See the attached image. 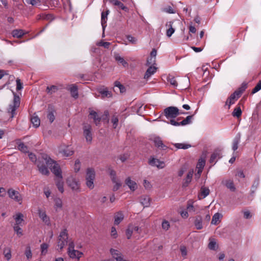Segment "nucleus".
<instances>
[{"mask_svg":"<svg viewBox=\"0 0 261 261\" xmlns=\"http://www.w3.org/2000/svg\"><path fill=\"white\" fill-rule=\"evenodd\" d=\"M81 168V163L79 160H77L75 162L74 169L75 172H78Z\"/></svg>","mask_w":261,"mask_h":261,"instance_id":"61","label":"nucleus"},{"mask_svg":"<svg viewBox=\"0 0 261 261\" xmlns=\"http://www.w3.org/2000/svg\"><path fill=\"white\" fill-rule=\"evenodd\" d=\"M110 13L109 10H107L105 12H102L101 14V23L102 27L103 29H105L106 25V23L107 20V17L108 14Z\"/></svg>","mask_w":261,"mask_h":261,"instance_id":"23","label":"nucleus"},{"mask_svg":"<svg viewBox=\"0 0 261 261\" xmlns=\"http://www.w3.org/2000/svg\"><path fill=\"white\" fill-rule=\"evenodd\" d=\"M170 227V224L169 221L166 220H164L162 223V227L165 230H167Z\"/></svg>","mask_w":261,"mask_h":261,"instance_id":"49","label":"nucleus"},{"mask_svg":"<svg viewBox=\"0 0 261 261\" xmlns=\"http://www.w3.org/2000/svg\"><path fill=\"white\" fill-rule=\"evenodd\" d=\"M12 34L14 37L20 38L24 34V33L22 30H14L12 31Z\"/></svg>","mask_w":261,"mask_h":261,"instance_id":"39","label":"nucleus"},{"mask_svg":"<svg viewBox=\"0 0 261 261\" xmlns=\"http://www.w3.org/2000/svg\"><path fill=\"white\" fill-rule=\"evenodd\" d=\"M74 245L73 242H70L69 243L68 248V255L71 258H77V259H79L83 255V253L81 251L74 249Z\"/></svg>","mask_w":261,"mask_h":261,"instance_id":"5","label":"nucleus"},{"mask_svg":"<svg viewBox=\"0 0 261 261\" xmlns=\"http://www.w3.org/2000/svg\"><path fill=\"white\" fill-rule=\"evenodd\" d=\"M48 245L47 244L43 243L41 245V254L45 255L47 253Z\"/></svg>","mask_w":261,"mask_h":261,"instance_id":"54","label":"nucleus"},{"mask_svg":"<svg viewBox=\"0 0 261 261\" xmlns=\"http://www.w3.org/2000/svg\"><path fill=\"white\" fill-rule=\"evenodd\" d=\"M25 255H26L28 259H30L32 257V251L31 250V247L30 246H27L26 248V250L25 251Z\"/></svg>","mask_w":261,"mask_h":261,"instance_id":"57","label":"nucleus"},{"mask_svg":"<svg viewBox=\"0 0 261 261\" xmlns=\"http://www.w3.org/2000/svg\"><path fill=\"white\" fill-rule=\"evenodd\" d=\"M156 54V50L155 49H152L150 53V58L149 60H147V63L148 64H152L154 63L155 58Z\"/></svg>","mask_w":261,"mask_h":261,"instance_id":"35","label":"nucleus"},{"mask_svg":"<svg viewBox=\"0 0 261 261\" xmlns=\"http://www.w3.org/2000/svg\"><path fill=\"white\" fill-rule=\"evenodd\" d=\"M110 2L114 5L118 6L120 9L125 11H128V8L118 0H110Z\"/></svg>","mask_w":261,"mask_h":261,"instance_id":"33","label":"nucleus"},{"mask_svg":"<svg viewBox=\"0 0 261 261\" xmlns=\"http://www.w3.org/2000/svg\"><path fill=\"white\" fill-rule=\"evenodd\" d=\"M54 208L55 210L56 211L61 210L63 206V202L62 199L60 198H56L54 200Z\"/></svg>","mask_w":261,"mask_h":261,"instance_id":"31","label":"nucleus"},{"mask_svg":"<svg viewBox=\"0 0 261 261\" xmlns=\"http://www.w3.org/2000/svg\"><path fill=\"white\" fill-rule=\"evenodd\" d=\"M173 22L168 21L166 23V27H169V28L166 31V35L168 37H170L172 34L174 33L175 30L172 27Z\"/></svg>","mask_w":261,"mask_h":261,"instance_id":"27","label":"nucleus"},{"mask_svg":"<svg viewBox=\"0 0 261 261\" xmlns=\"http://www.w3.org/2000/svg\"><path fill=\"white\" fill-rule=\"evenodd\" d=\"M168 82H169L171 85L173 87H176L177 86V83L174 77L171 75H169L167 79Z\"/></svg>","mask_w":261,"mask_h":261,"instance_id":"48","label":"nucleus"},{"mask_svg":"<svg viewBox=\"0 0 261 261\" xmlns=\"http://www.w3.org/2000/svg\"><path fill=\"white\" fill-rule=\"evenodd\" d=\"M164 114L166 118L168 119H174L180 113L178 109L175 107H169L165 109L164 110Z\"/></svg>","mask_w":261,"mask_h":261,"instance_id":"2","label":"nucleus"},{"mask_svg":"<svg viewBox=\"0 0 261 261\" xmlns=\"http://www.w3.org/2000/svg\"><path fill=\"white\" fill-rule=\"evenodd\" d=\"M44 160L41 159H39L36 163L37 166L38 168V170L41 174L44 175H48L49 174V171L48 168L44 165Z\"/></svg>","mask_w":261,"mask_h":261,"instance_id":"10","label":"nucleus"},{"mask_svg":"<svg viewBox=\"0 0 261 261\" xmlns=\"http://www.w3.org/2000/svg\"><path fill=\"white\" fill-rule=\"evenodd\" d=\"M111 236L114 239H116L118 237L117 232L115 227H112L111 231Z\"/></svg>","mask_w":261,"mask_h":261,"instance_id":"62","label":"nucleus"},{"mask_svg":"<svg viewBox=\"0 0 261 261\" xmlns=\"http://www.w3.org/2000/svg\"><path fill=\"white\" fill-rule=\"evenodd\" d=\"M153 141L156 147L162 150H166L167 147L164 145L161 139L159 137H155L153 139Z\"/></svg>","mask_w":261,"mask_h":261,"instance_id":"19","label":"nucleus"},{"mask_svg":"<svg viewBox=\"0 0 261 261\" xmlns=\"http://www.w3.org/2000/svg\"><path fill=\"white\" fill-rule=\"evenodd\" d=\"M192 117L193 115L188 116L186 118V119H185L180 122H176L174 119H171L170 120L169 122H167V123H170V124L175 126H178L180 125H186L191 123V120L192 119Z\"/></svg>","mask_w":261,"mask_h":261,"instance_id":"9","label":"nucleus"},{"mask_svg":"<svg viewBox=\"0 0 261 261\" xmlns=\"http://www.w3.org/2000/svg\"><path fill=\"white\" fill-rule=\"evenodd\" d=\"M222 215L218 213L215 214L213 216L211 223L214 225L217 224L220 222V219Z\"/></svg>","mask_w":261,"mask_h":261,"instance_id":"37","label":"nucleus"},{"mask_svg":"<svg viewBox=\"0 0 261 261\" xmlns=\"http://www.w3.org/2000/svg\"><path fill=\"white\" fill-rule=\"evenodd\" d=\"M113 183L114 184L113 190L114 191H117L121 186V184L118 179H116L115 180H112Z\"/></svg>","mask_w":261,"mask_h":261,"instance_id":"47","label":"nucleus"},{"mask_svg":"<svg viewBox=\"0 0 261 261\" xmlns=\"http://www.w3.org/2000/svg\"><path fill=\"white\" fill-rule=\"evenodd\" d=\"M14 230L17 233V235L21 236L22 235V230L20 228V225H14L13 226Z\"/></svg>","mask_w":261,"mask_h":261,"instance_id":"50","label":"nucleus"},{"mask_svg":"<svg viewBox=\"0 0 261 261\" xmlns=\"http://www.w3.org/2000/svg\"><path fill=\"white\" fill-rule=\"evenodd\" d=\"M110 43L109 42L100 41L97 43V45L99 46H103L105 48H108L110 45Z\"/></svg>","mask_w":261,"mask_h":261,"instance_id":"56","label":"nucleus"},{"mask_svg":"<svg viewBox=\"0 0 261 261\" xmlns=\"http://www.w3.org/2000/svg\"><path fill=\"white\" fill-rule=\"evenodd\" d=\"M58 90V88L57 86L52 85L51 86H48L46 88V92L48 94H52L54 93H55L57 90Z\"/></svg>","mask_w":261,"mask_h":261,"instance_id":"46","label":"nucleus"},{"mask_svg":"<svg viewBox=\"0 0 261 261\" xmlns=\"http://www.w3.org/2000/svg\"><path fill=\"white\" fill-rule=\"evenodd\" d=\"M221 158V153L220 150H216L211 155L210 162L213 165L215 164L218 159Z\"/></svg>","mask_w":261,"mask_h":261,"instance_id":"17","label":"nucleus"},{"mask_svg":"<svg viewBox=\"0 0 261 261\" xmlns=\"http://www.w3.org/2000/svg\"><path fill=\"white\" fill-rule=\"evenodd\" d=\"M124 217V213L122 211H119L114 215V224H119L123 220Z\"/></svg>","mask_w":261,"mask_h":261,"instance_id":"18","label":"nucleus"},{"mask_svg":"<svg viewBox=\"0 0 261 261\" xmlns=\"http://www.w3.org/2000/svg\"><path fill=\"white\" fill-rule=\"evenodd\" d=\"M210 194V189L205 187H202L200 189V192L198 194V197L199 199H202L205 198Z\"/></svg>","mask_w":261,"mask_h":261,"instance_id":"21","label":"nucleus"},{"mask_svg":"<svg viewBox=\"0 0 261 261\" xmlns=\"http://www.w3.org/2000/svg\"><path fill=\"white\" fill-rule=\"evenodd\" d=\"M25 2L28 4L35 7L39 6L42 4L41 0H25Z\"/></svg>","mask_w":261,"mask_h":261,"instance_id":"42","label":"nucleus"},{"mask_svg":"<svg viewBox=\"0 0 261 261\" xmlns=\"http://www.w3.org/2000/svg\"><path fill=\"white\" fill-rule=\"evenodd\" d=\"M28 155H29V157L30 159L33 162L36 163V164L38 161H37V158H36V155L34 153H32V152H30Z\"/></svg>","mask_w":261,"mask_h":261,"instance_id":"63","label":"nucleus"},{"mask_svg":"<svg viewBox=\"0 0 261 261\" xmlns=\"http://www.w3.org/2000/svg\"><path fill=\"white\" fill-rule=\"evenodd\" d=\"M125 183L132 191H135L138 188V185L136 181L132 180L129 177L126 178Z\"/></svg>","mask_w":261,"mask_h":261,"instance_id":"15","label":"nucleus"},{"mask_svg":"<svg viewBox=\"0 0 261 261\" xmlns=\"http://www.w3.org/2000/svg\"><path fill=\"white\" fill-rule=\"evenodd\" d=\"M240 142V136H236L232 142V149L233 151H236L238 148V145Z\"/></svg>","mask_w":261,"mask_h":261,"instance_id":"38","label":"nucleus"},{"mask_svg":"<svg viewBox=\"0 0 261 261\" xmlns=\"http://www.w3.org/2000/svg\"><path fill=\"white\" fill-rule=\"evenodd\" d=\"M195 225L197 229H201L202 228V222L201 217H197L194 222Z\"/></svg>","mask_w":261,"mask_h":261,"instance_id":"45","label":"nucleus"},{"mask_svg":"<svg viewBox=\"0 0 261 261\" xmlns=\"http://www.w3.org/2000/svg\"><path fill=\"white\" fill-rule=\"evenodd\" d=\"M20 106V98L18 96L14 95L13 104L10 105L8 111L11 113V118H12L16 115V110Z\"/></svg>","mask_w":261,"mask_h":261,"instance_id":"6","label":"nucleus"},{"mask_svg":"<svg viewBox=\"0 0 261 261\" xmlns=\"http://www.w3.org/2000/svg\"><path fill=\"white\" fill-rule=\"evenodd\" d=\"M99 93H100L103 98L104 97H110L112 96V93L109 91L107 88L100 89L99 90Z\"/></svg>","mask_w":261,"mask_h":261,"instance_id":"36","label":"nucleus"},{"mask_svg":"<svg viewBox=\"0 0 261 261\" xmlns=\"http://www.w3.org/2000/svg\"><path fill=\"white\" fill-rule=\"evenodd\" d=\"M8 193L11 198L19 202L20 204L21 203L22 197L18 192L11 189L8 190Z\"/></svg>","mask_w":261,"mask_h":261,"instance_id":"12","label":"nucleus"},{"mask_svg":"<svg viewBox=\"0 0 261 261\" xmlns=\"http://www.w3.org/2000/svg\"><path fill=\"white\" fill-rule=\"evenodd\" d=\"M134 232H137L139 234L141 233L140 228L133 224H129L126 230V236L127 239H130Z\"/></svg>","mask_w":261,"mask_h":261,"instance_id":"8","label":"nucleus"},{"mask_svg":"<svg viewBox=\"0 0 261 261\" xmlns=\"http://www.w3.org/2000/svg\"><path fill=\"white\" fill-rule=\"evenodd\" d=\"M90 115L91 118L93 119L95 124L96 125H98L101 120V117H100L98 114L94 111H91L90 112Z\"/></svg>","mask_w":261,"mask_h":261,"instance_id":"29","label":"nucleus"},{"mask_svg":"<svg viewBox=\"0 0 261 261\" xmlns=\"http://www.w3.org/2000/svg\"><path fill=\"white\" fill-rule=\"evenodd\" d=\"M84 135L86 139L87 142L91 143L92 140V136L91 133V127L90 125H84Z\"/></svg>","mask_w":261,"mask_h":261,"instance_id":"14","label":"nucleus"},{"mask_svg":"<svg viewBox=\"0 0 261 261\" xmlns=\"http://www.w3.org/2000/svg\"><path fill=\"white\" fill-rule=\"evenodd\" d=\"M4 253L7 260H9L11 257V254L10 249L6 248L4 250Z\"/></svg>","mask_w":261,"mask_h":261,"instance_id":"55","label":"nucleus"},{"mask_svg":"<svg viewBox=\"0 0 261 261\" xmlns=\"http://www.w3.org/2000/svg\"><path fill=\"white\" fill-rule=\"evenodd\" d=\"M71 96L74 98H77L79 94L77 91V87L74 85H72L69 88Z\"/></svg>","mask_w":261,"mask_h":261,"instance_id":"34","label":"nucleus"},{"mask_svg":"<svg viewBox=\"0 0 261 261\" xmlns=\"http://www.w3.org/2000/svg\"><path fill=\"white\" fill-rule=\"evenodd\" d=\"M56 185L59 191L61 193H63L64 191L63 178H57V179L56 180Z\"/></svg>","mask_w":261,"mask_h":261,"instance_id":"26","label":"nucleus"},{"mask_svg":"<svg viewBox=\"0 0 261 261\" xmlns=\"http://www.w3.org/2000/svg\"><path fill=\"white\" fill-rule=\"evenodd\" d=\"M42 159L45 161L46 165L57 178H63L62 171L60 166L54 160L51 159L47 154L42 155Z\"/></svg>","mask_w":261,"mask_h":261,"instance_id":"1","label":"nucleus"},{"mask_svg":"<svg viewBox=\"0 0 261 261\" xmlns=\"http://www.w3.org/2000/svg\"><path fill=\"white\" fill-rule=\"evenodd\" d=\"M60 153L62 154L63 156L68 157L73 153V151L69 147H67L64 149L61 150Z\"/></svg>","mask_w":261,"mask_h":261,"instance_id":"32","label":"nucleus"},{"mask_svg":"<svg viewBox=\"0 0 261 261\" xmlns=\"http://www.w3.org/2000/svg\"><path fill=\"white\" fill-rule=\"evenodd\" d=\"M140 203L144 207H149L150 205L151 198L147 195H143L140 199Z\"/></svg>","mask_w":261,"mask_h":261,"instance_id":"20","label":"nucleus"},{"mask_svg":"<svg viewBox=\"0 0 261 261\" xmlns=\"http://www.w3.org/2000/svg\"><path fill=\"white\" fill-rule=\"evenodd\" d=\"M193 174V171H190L188 172L186 178L184 179V182L182 183L183 187H187L189 185V184L191 181L192 177Z\"/></svg>","mask_w":261,"mask_h":261,"instance_id":"25","label":"nucleus"},{"mask_svg":"<svg viewBox=\"0 0 261 261\" xmlns=\"http://www.w3.org/2000/svg\"><path fill=\"white\" fill-rule=\"evenodd\" d=\"M31 120V122L35 127H38L40 125V121L37 116H32Z\"/></svg>","mask_w":261,"mask_h":261,"instance_id":"43","label":"nucleus"},{"mask_svg":"<svg viewBox=\"0 0 261 261\" xmlns=\"http://www.w3.org/2000/svg\"><path fill=\"white\" fill-rule=\"evenodd\" d=\"M174 146L177 149H188L191 147V145L187 143H175Z\"/></svg>","mask_w":261,"mask_h":261,"instance_id":"41","label":"nucleus"},{"mask_svg":"<svg viewBox=\"0 0 261 261\" xmlns=\"http://www.w3.org/2000/svg\"><path fill=\"white\" fill-rule=\"evenodd\" d=\"M208 246L210 249L213 250H216L218 248L217 243L214 239H210V243Z\"/></svg>","mask_w":261,"mask_h":261,"instance_id":"40","label":"nucleus"},{"mask_svg":"<svg viewBox=\"0 0 261 261\" xmlns=\"http://www.w3.org/2000/svg\"><path fill=\"white\" fill-rule=\"evenodd\" d=\"M261 89V81H260L257 85L255 86V87L253 89L252 93H255L258 91H259Z\"/></svg>","mask_w":261,"mask_h":261,"instance_id":"60","label":"nucleus"},{"mask_svg":"<svg viewBox=\"0 0 261 261\" xmlns=\"http://www.w3.org/2000/svg\"><path fill=\"white\" fill-rule=\"evenodd\" d=\"M13 217L15 220V225L22 226V223L24 221L23 215L20 213H18L15 215V216H14Z\"/></svg>","mask_w":261,"mask_h":261,"instance_id":"24","label":"nucleus"},{"mask_svg":"<svg viewBox=\"0 0 261 261\" xmlns=\"http://www.w3.org/2000/svg\"><path fill=\"white\" fill-rule=\"evenodd\" d=\"M156 68L154 66H150L146 70L144 78L148 80L152 75H153L156 71Z\"/></svg>","mask_w":261,"mask_h":261,"instance_id":"22","label":"nucleus"},{"mask_svg":"<svg viewBox=\"0 0 261 261\" xmlns=\"http://www.w3.org/2000/svg\"><path fill=\"white\" fill-rule=\"evenodd\" d=\"M115 59L119 64L122 65L124 67H127L128 66L127 62L124 59V58L121 57L119 55L116 54L115 55Z\"/></svg>","mask_w":261,"mask_h":261,"instance_id":"30","label":"nucleus"},{"mask_svg":"<svg viewBox=\"0 0 261 261\" xmlns=\"http://www.w3.org/2000/svg\"><path fill=\"white\" fill-rule=\"evenodd\" d=\"M38 214L39 218L47 225L50 224L49 217L46 215L45 210L41 208H38Z\"/></svg>","mask_w":261,"mask_h":261,"instance_id":"13","label":"nucleus"},{"mask_svg":"<svg viewBox=\"0 0 261 261\" xmlns=\"http://www.w3.org/2000/svg\"><path fill=\"white\" fill-rule=\"evenodd\" d=\"M163 11L166 13L169 14L175 13V11L170 6H167L163 8Z\"/></svg>","mask_w":261,"mask_h":261,"instance_id":"51","label":"nucleus"},{"mask_svg":"<svg viewBox=\"0 0 261 261\" xmlns=\"http://www.w3.org/2000/svg\"><path fill=\"white\" fill-rule=\"evenodd\" d=\"M115 86L118 87L121 93L123 92L125 90L124 87L119 82L116 81L115 82Z\"/></svg>","mask_w":261,"mask_h":261,"instance_id":"58","label":"nucleus"},{"mask_svg":"<svg viewBox=\"0 0 261 261\" xmlns=\"http://www.w3.org/2000/svg\"><path fill=\"white\" fill-rule=\"evenodd\" d=\"M222 184L229 189L231 191L234 192L236 190V187L232 180L230 179H224L222 181Z\"/></svg>","mask_w":261,"mask_h":261,"instance_id":"16","label":"nucleus"},{"mask_svg":"<svg viewBox=\"0 0 261 261\" xmlns=\"http://www.w3.org/2000/svg\"><path fill=\"white\" fill-rule=\"evenodd\" d=\"M68 234L66 229H63L60 233L57 244V250H61L67 243Z\"/></svg>","mask_w":261,"mask_h":261,"instance_id":"3","label":"nucleus"},{"mask_svg":"<svg viewBox=\"0 0 261 261\" xmlns=\"http://www.w3.org/2000/svg\"><path fill=\"white\" fill-rule=\"evenodd\" d=\"M86 185L90 189H93L94 187V180L90 179H86Z\"/></svg>","mask_w":261,"mask_h":261,"instance_id":"59","label":"nucleus"},{"mask_svg":"<svg viewBox=\"0 0 261 261\" xmlns=\"http://www.w3.org/2000/svg\"><path fill=\"white\" fill-rule=\"evenodd\" d=\"M205 164V161L203 159H200L197 165V168L203 169Z\"/></svg>","mask_w":261,"mask_h":261,"instance_id":"53","label":"nucleus"},{"mask_svg":"<svg viewBox=\"0 0 261 261\" xmlns=\"http://www.w3.org/2000/svg\"><path fill=\"white\" fill-rule=\"evenodd\" d=\"M148 163L150 165L156 167L159 169H163L165 166V163L163 161H160L154 157H151L149 159Z\"/></svg>","mask_w":261,"mask_h":261,"instance_id":"11","label":"nucleus"},{"mask_svg":"<svg viewBox=\"0 0 261 261\" xmlns=\"http://www.w3.org/2000/svg\"><path fill=\"white\" fill-rule=\"evenodd\" d=\"M244 90V89H243L242 90H240L239 91H235L227 99L226 101V105L228 106V109L230 108V107L231 105L234 103L235 101L239 98V97L240 96L241 94H242Z\"/></svg>","mask_w":261,"mask_h":261,"instance_id":"7","label":"nucleus"},{"mask_svg":"<svg viewBox=\"0 0 261 261\" xmlns=\"http://www.w3.org/2000/svg\"><path fill=\"white\" fill-rule=\"evenodd\" d=\"M18 148L19 150L23 152H27L28 151L27 146H25L23 143H20L18 144Z\"/></svg>","mask_w":261,"mask_h":261,"instance_id":"52","label":"nucleus"},{"mask_svg":"<svg viewBox=\"0 0 261 261\" xmlns=\"http://www.w3.org/2000/svg\"><path fill=\"white\" fill-rule=\"evenodd\" d=\"M242 113V112L240 107L237 106L234 109L233 112L232 113V115L233 117L239 118L241 116Z\"/></svg>","mask_w":261,"mask_h":261,"instance_id":"44","label":"nucleus"},{"mask_svg":"<svg viewBox=\"0 0 261 261\" xmlns=\"http://www.w3.org/2000/svg\"><path fill=\"white\" fill-rule=\"evenodd\" d=\"M67 185L71 189V190L75 192H80V184L79 181L73 176H70L66 180Z\"/></svg>","mask_w":261,"mask_h":261,"instance_id":"4","label":"nucleus"},{"mask_svg":"<svg viewBox=\"0 0 261 261\" xmlns=\"http://www.w3.org/2000/svg\"><path fill=\"white\" fill-rule=\"evenodd\" d=\"M95 177V171L92 168L87 170L86 179L94 180Z\"/></svg>","mask_w":261,"mask_h":261,"instance_id":"28","label":"nucleus"},{"mask_svg":"<svg viewBox=\"0 0 261 261\" xmlns=\"http://www.w3.org/2000/svg\"><path fill=\"white\" fill-rule=\"evenodd\" d=\"M112 122L113 123L114 128H116L118 125V119L117 117L114 116L112 118L111 120Z\"/></svg>","mask_w":261,"mask_h":261,"instance_id":"64","label":"nucleus"}]
</instances>
